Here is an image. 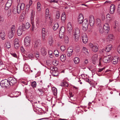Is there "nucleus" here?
Here are the masks:
<instances>
[{
  "instance_id": "f257e3e1",
  "label": "nucleus",
  "mask_w": 120,
  "mask_h": 120,
  "mask_svg": "<svg viewBox=\"0 0 120 120\" xmlns=\"http://www.w3.org/2000/svg\"><path fill=\"white\" fill-rule=\"evenodd\" d=\"M112 59V57L110 56H108L104 57L103 58H100L99 59V66H101L102 63H107L109 62Z\"/></svg>"
},
{
  "instance_id": "f03ea898",
  "label": "nucleus",
  "mask_w": 120,
  "mask_h": 120,
  "mask_svg": "<svg viewBox=\"0 0 120 120\" xmlns=\"http://www.w3.org/2000/svg\"><path fill=\"white\" fill-rule=\"evenodd\" d=\"M74 33V37L75 40L77 41L79 38L80 35V31L79 29L78 28H75L73 31Z\"/></svg>"
},
{
  "instance_id": "7ed1b4c3",
  "label": "nucleus",
  "mask_w": 120,
  "mask_h": 120,
  "mask_svg": "<svg viewBox=\"0 0 120 120\" xmlns=\"http://www.w3.org/2000/svg\"><path fill=\"white\" fill-rule=\"evenodd\" d=\"M1 86L3 88H6L10 86L8 79H5L2 80L0 82Z\"/></svg>"
},
{
  "instance_id": "20e7f679",
  "label": "nucleus",
  "mask_w": 120,
  "mask_h": 120,
  "mask_svg": "<svg viewBox=\"0 0 120 120\" xmlns=\"http://www.w3.org/2000/svg\"><path fill=\"white\" fill-rule=\"evenodd\" d=\"M82 23L83 29L84 30H87L88 29V27L89 25L87 20L86 19H84Z\"/></svg>"
},
{
  "instance_id": "39448f33",
  "label": "nucleus",
  "mask_w": 120,
  "mask_h": 120,
  "mask_svg": "<svg viewBox=\"0 0 120 120\" xmlns=\"http://www.w3.org/2000/svg\"><path fill=\"white\" fill-rule=\"evenodd\" d=\"M8 79L10 86H13L16 82V80L15 79L12 77L9 78Z\"/></svg>"
},
{
  "instance_id": "423d86ee",
  "label": "nucleus",
  "mask_w": 120,
  "mask_h": 120,
  "mask_svg": "<svg viewBox=\"0 0 120 120\" xmlns=\"http://www.w3.org/2000/svg\"><path fill=\"white\" fill-rule=\"evenodd\" d=\"M31 40L30 38L28 36L26 37L24 39V45L26 47H29L30 45Z\"/></svg>"
},
{
  "instance_id": "0eeeda50",
  "label": "nucleus",
  "mask_w": 120,
  "mask_h": 120,
  "mask_svg": "<svg viewBox=\"0 0 120 120\" xmlns=\"http://www.w3.org/2000/svg\"><path fill=\"white\" fill-rule=\"evenodd\" d=\"M25 5L24 3H22L21 4H19L17 6V12L18 14L20 13L21 10L24 9Z\"/></svg>"
},
{
  "instance_id": "6e6552de",
  "label": "nucleus",
  "mask_w": 120,
  "mask_h": 120,
  "mask_svg": "<svg viewBox=\"0 0 120 120\" xmlns=\"http://www.w3.org/2000/svg\"><path fill=\"white\" fill-rule=\"evenodd\" d=\"M73 50V48L69 47L67 50L66 56L68 57L71 56L72 55Z\"/></svg>"
},
{
  "instance_id": "1a4fd4ad",
  "label": "nucleus",
  "mask_w": 120,
  "mask_h": 120,
  "mask_svg": "<svg viewBox=\"0 0 120 120\" xmlns=\"http://www.w3.org/2000/svg\"><path fill=\"white\" fill-rule=\"evenodd\" d=\"M82 38L83 43L85 44H86L88 41V38L85 33H83L82 34Z\"/></svg>"
},
{
  "instance_id": "9d476101",
  "label": "nucleus",
  "mask_w": 120,
  "mask_h": 120,
  "mask_svg": "<svg viewBox=\"0 0 120 120\" xmlns=\"http://www.w3.org/2000/svg\"><path fill=\"white\" fill-rule=\"evenodd\" d=\"M89 20L90 26H93L95 20L94 17L93 15H91L90 16Z\"/></svg>"
},
{
  "instance_id": "9b49d317",
  "label": "nucleus",
  "mask_w": 120,
  "mask_h": 120,
  "mask_svg": "<svg viewBox=\"0 0 120 120\" xmlns=\"http://www.w3.org/2000/svg\"><path fill=\"white\" fill-rule=\"evenodd\" d=\"M34 47L35 48H37L40 47L41 45V41L40 40H38L34 42Z\"/></svg>"
},
{
  "instance_id": "f8f14e48",
  "label": "nucleus",
  "mask_w": 120,
  "mask_h": 120,
  "mask_svg": "<svg viewBox=\"0 0 120 120\" xmlns=\"http://www.w3.org/2000/svg\"><path fill=\"white\" fill-rule=\"evenodd\" d=\"M54 41L52 35H50L48 38V42L50 46L52 45V43Z\"/></svg>"
},
{
  "instance_id": "ddd939ff",
  "label": "nucleus",
  "mask_w": 120,
  "mask_h": 120,
  "mask_svg": "<svg viewBox=\"0 0 120 120\" xmlns=\"http://www.w3.org/2000/svg\"><path fill=\"white\" fill-rule=\"evenodd\" d=\"M119 23L116 21H115V24L114 28L115 29V30L116 32L117 31L119 32H120V28L119 27Z\"/></svg>"
},
{
  "instance_id": "4468645a",
  "label": "nucleus",
  "mask_w": 120,
  "mask_h": 120,
  "mask_svg": "<svg viewBox=\"0 0 120 120\" xmlns=\"http://www.w3.org/2000/svg\"><path fill=\"white\" fill-rule=\"evenodd\" d=\"M98 54H96L93 55L92 58V62L94 64L96 63L98 59Z\"/></svg>"
},
{
  "instance_id": "2eb2a0df",
  "label": "nucleus",
  "mask_w": 120,
  "mask_h": 120,
  "mask_svg": "<svg viewBox=\"0 0 120 120\" xmlns=\"http://www.w3.org/2000/svg\"><path fill=\"white\" fill-rule=\"evenodd\" d=\"M21 26L23 28V29L25 31L26 30L29 28L30 27V25L29 23L27 22L26 23L25 25L24 24L22 23Z\"/></svg>"
},
{
  "instance_id": "dca6fc26",
  "label": "nucleus",
  "mask_w": 120,
  "mask_h": 120,
  "mask_svg": "<svg viewBox=\"0 0 120 120\" xmlns=\"http://www.w3.org/2000/svg\"><path fill=\"white\" fill-rule=\"evenodd\" d=\"M22 28L21 26H19L18 28L17 31V34L18 36L21 35L22 32L25 31Z\"/></svg>"
},
{
  "instance_id": "f3484780",
  "label": "nucleus",
  "mask_w": 120,
  "mask_h": 120,
  "mask_svg": "<svg viewBox=\"0 0 120 120\" xmlns=\"http://www.w3.org/2000/svg\"><path fill=\"white\" fill-rule=\"evenodd\" d=\"M115 9V6L113 4H111L110 7L109 13L111 14H113L114 13Z\"/></svg>"
},
{
  "instance_id": "a211bd4d",
  "label": "nucleus",
  "mask_w": 120,
  "mask_h": 120,
  "mask_svg": "<svg viewBox=\"0 0 120 120\" xmlns=\"http://www.w3.org/2000/svg\"><path fill=\"white\" fill-rule=\"evenodd\" d=\"M103 29L105 31V32L108 33L109 30V27L108 23H106L104 24L103 26Z\"/></svg>"
},
{
  "instance_id": "6ab92c4d",
  "label": "nucleus",
  "mask_w": 120,
  "mask_h": 120,
  "mask_svg": "<svg viewBox=\"0 0 120 120\" xmlns=\"http://www.w3.org/2000/svg\"><path fill=\"white\" fill-rule=\"evenodd\" d=\"M83 17L82 14H80L78 18V22L79 23L81 24L83 22Z\"/></svg>"
},
{
  "instance_id": "aec40b11",
  "label": "nucleus",
  "mask_w": 120,
  "mask_h": 120,
  "mask_svg": "<svg viewBox=\"0 0 120 120\" xmlns=\"http://www.w3.org/2000/svg\"><path fill=\"white\" fill-rule=\"evenodd\" d=\"M96 22L97 26L98 27L103 26L101 24V20L100 19H97L96 20Z\"/></svg>"
},
{
  "instance_id": "412c9836",
  "label": "nucleus",
  "mask_w": 120,
  "mask_h": 120,
  "mask_svg": "<svg viewBox=\"0 0 120 120\" xmlns=\"http://www.w3.org/2000/svg\"><path fill=\"white\" fill-rule=\"evenodd\" d=\"M40 50V52L42 55L43 56L46 55L47 52L44 47H42L41 48Z\"/></svg>"
},
{
  "instance_id": "4be33fe9",
  "label": "nucleus",
  "mask_w": 120,
  "mask_h": 120,
  "mask_svg": "<svg viewBox=\"0 0 120 120\" xmlns=\"http://www.w3.org/2000/svg\"><path fill=\"white\" fill-rule=\"evenodd\" d=\"M114 37L112 34H110L108 36L107 38V41H112L114 40Z\"/></svg>"
},
{
  "instance_id": "5701e85b",
  "label": "nucleus",
  "mask_w": 120,
  "mask_h": 120,
  "mask_svg": "<svg viewBox=\"0 0 120 120\" xmlns=\"http://www.w3.org/2000/svg\"><path fill=\"white\" fill-rule=\"evenodd\" d=\"M67 30H72V24L71 23L69 22L67 24Z\"/></svg>"
},
{
  "instance_id": "b1692460",
  "label": "nucleus",
  "mask_w": 120,
  "mask_h": 120,
  "mask_svg": "<svg viewBox=\"0 0 120 120\" xmlns=\"http://www.w3.org/2000/svg\"><path fill=\"white\" fill-rule=\"evenodd\" d=\"M35 15V12L33 10H31V20L32 22H33L34 19Z\"/></svg>"
},
{
  "instance_id": "393cba45",
  "label": "nucleus",
  "mask_w": 120,
  "mask_h": 120,
  "mask_svg": "<svg viewBox=\"0 0 120 120\" xmlns=\"http://www.w3.org/2000/svg\"><path fill=\"white\" fill-rule=\"evenodd\" d=\"M112 48V45H107L105 49V51L107 52H109Z\"/></svg>"
},
{
  "instance_id": "a878e982",
  "label": "nucleus",
  "mask_w": 120,
  "mask_h": 120,
  "mask_svg": "<svg viewBox=\"0 0 120 120\" xmlns=\"http://www.w3.org/2000/svg\"><path fill=\"white\" fill-rule=\"evenodd\" d=\"M119 60V58L118 57H114L112 59V62L114 64H116L118 62Z\"/></svg>"
},
{
  "instance_id": "bb28decb",
  "label": "nucleus",
  "mask_w": 120,
  "mask_h": 120,
  "mask_svg": "<svg viewBox=\"0 0 120 120\" xmlns=\"http://www.w3.org/2000/svg\"><path fill=\"white\" fill-rule=\"evenodd\" d=\"M103 26L98 27V30L100 34H103L104 32V30L102 28Z\"/></svg>"
},
{
  "instance_id": "cd10ccee",
  "label": "nucleus",
  "mask_w": 120,
  "mask_h": 120,
  "mask_svg": "<svg viewBox=\"0 0 120 120\" xmlns=\"http://www.w3.org/2000/svg\"><path fill=\"white\" fill-rule=\"evenodd\" d=\"M12 3V0H8L6 4V7L10 8L11 5Z\"/></svg>"
},
{
  "instance_id": "c85d7f7f",
  "label": "nucleus",
  "mask_w": 120,
  "mask_h": 120,
  "mask_svg": "<svg viewBox=\"0 0 120 120\" xmlns=\"http://www.w3.org/2000/svg\"><path fill=\"white\" fill-rule=\"evenodd\" d=\"M92 50L93 52H96L98 50V47L96 45H94L92 48Z\"/></svg>"
},
{
  "instance_id": "c756f323",
  "label": "nucleus",
  "mask_w": 120,
  "mask_h": 120,
  "mask_svg": "<svg viewBox=\"0 0 120 120\" xmlns=\"http://www.w3.org/2000/svg\"><path fill=\"white\" fill-rule=\"evenodd\" d=\"M73 61L75 64H77L79 63L80 59L78 57H75Z\"/></svg>"
},
{
  "instance_id": "7c9ffc66",
  "label": "nucleus",
  "mask_w": 120,
  "mask_h": 120,
  "mask_svg": "<svg viewBox=\"0 0 120 120\" xmlns=\"http://www.w3.org/2000/svg\"><path fill=\"white\" fill-rule=\"evenodd\" d=\"M52 92L53 94L54 95L56 96L57 94V89L55 87H53L52 88Z\"/></svg>"
},
{
  "instance_id": "2f4dec72",
  "label": "nucleus",
  "mask_w": 120,
  "mask_h": 120,
  "mask_svg": "<svg viewBox=\"0 0 120 120\" xmlns=\"http://www.w3.org/2000/svg\"><path fill=\"white\" fill-rule=\"evenodd\" d=\"M41 5L40 2H38L37 3V9L38 11H40L41 10Z\"/></svg>"
},
{
  "instance_id": "473e14b6",
  "label": "nucleus",
  "mask_w": 120,
  "mask_h": 120,
  "mask_svg": "<svg viewBox=\"0 0 120 120\" xmlns=\"http://www.w3.org/2000/svg\"><path fill=\"white\" fill-rule=\"evenodd\" d=\"M47 32V31L46 30L45 28H43L42 29L41 34L46 35Z\"/></svg>"
},
{
  "instance_id": "72a5a7b5",
  "label": "nucleus",
  "mask_w": 120,
  "mask_h": 120,
  "mask_svg": "<svg viewBox=\"0 0 120 120\" xmlns=\"http://www.w3.org/2000/svg\"><path fill=\"white\" fill-rule=\"evenodd\" d=\"M14 33L13 32H11L10 31H9L8 33V36L10 38H12L13 36Z\"/></svg>"
},
{
  "instance_id": "f704fd0d",
  "label": "nucleus",
  "mask_w": 120,
  "mask_h": 120,
  "mask_svg": "<svg viewBox=\"0 0 120 120\" xmlns=\"http://www.w3.org/2000/svg\"><path fill=\"white\" fill-rule=\"evenodd\" d=\"M5 35V33L4 32H1L0 33V36L2 38V39L3 40L4 39V37Z\"/></svg>"
},
{
  "instance_id": "c9c22d12",
  "label": "nucleus",
  "mask_w": 120,
  "mask_h": 120,
  "mask_svg": "<svg viewBox=\"0 0 120 120\" xmlns=\"http://www.w3.org/2000/svg\"><path fill=\"white\" fill-rule=\"evenodd\" d=\"M5 47L6 48L8 49H9L10 48V43L9 41H8L6 43Z\"/></svg>"
},
{
  "instance_id": "e433bc0d",
  "label": "nucleus",
  "mask_w": 120,
  "mask_h": 120,
  "mask_svg": "<svg viewBox=\"0 0 120 120\" xmlns=\"http://www.w3.org/2000/svg\"><path fill=\"white\" fill-rule=\"evenodd\" d=\"M65 57L63 55H61L60 56V59L61 61L63 62L65 60L66 56L65 55Z\"/></svg>"
},
{
  "instance_id": "4c0bfd02",
  "label": "nucleus",
  "mask_w": 120,
  "mask_h": 120,
  "mask_svg": "<svg viewBox=\"0 0 120 120\" xmlns=\"http://www.w3.org/2000/svg\"><path fill=\"white\" fill-rule=\"evenodd\" d=\"M59 26L57 23L55 24L53 27V29L55 30H56L59 27Z\"/></svg>"
},
{
  "instance_id": "58836bf2",
  "label": "nucleus",
  "mask_w": 120,
  "mask_h": 120,
  "mask_svg": "<svg viewBox=\"0 0 120 120\" xmlns=\"http://www.w3.org/2000/svg\"><path fill=\"white\" fill-rule=\"evenodd\" d=\"M50 69L51 70V72H53L54 71L57 70V68L55 67H50Z\"/></svg>"
},
{
  "instance_id": "ea45409f",
  "label": "nucleus",
  "mask_w": 120,
  "mask_h": 120,
  "mask_svg": "<svg viewBox=\"0 0 120 120\" xmlns=\"http://www.w3.org/2000/svg\"><path fill=\"white\" fill-rule=\"evenodd\" d=\"M66 18V15L65 13H63L61 17V19L62 20L64 21Z\"/></svg>"
},
{
  "instance_id": "a19ab883",
  "label": "nucleus",
  "mask_w": 120,
  "mask_h": 120,
  "mask_svg": "<svg viewBox=\"0 0 120 120\" xmlns=\"http://www.w3.org/2000/svg\"><path fill=\"white\" fill-rule=\"evenodd\" d=\"M65 31V28L64 27L62 26L60 28V33H63Z\"/></svg>"
},
{
  "instance_id": "79ce46f5",
  "label": "nucleus",
  "mask_w": 120,
  "mask_h": 120,
  "mask_svg": "<svg viewBox=\"0 0 120 120\" xmlns=\"http://www.w3.org/2000/svg\"><path fill=\"white\" fill-rule=\"evenodd\" d=\"M51 72L52 73V75L54 76H55L58 75V73L57 70L54 71H53V72L51 71Z\"/></svg>"
},
{
  "instance_id": "37998d69",
  "label": "nucleus",
  "mask_w": 120,
  "mask_h": 120,
  "mask_svg": "<svg viewBox=\"0 0 120 120\" xmlns=\"http://www.w3.org/2000/svg\"><path fill=\"white\" fill-rule=\"evenodd\" d=\"M61 86H62L67 87L68 86V84L67 82H63L61 84Z\"/></svg>"
},
{
  "instance_id": "c03bdc74",
  "label": "nucleus",
  "mask_w": 120,
  "mask_h": 120,
  "mask_svg": "<svg viewBox=\"0 0 120 120\" xmlns=\"http://www.w3.org/2000/svg\"><path fill=\"white\" fill-rule=\"evenodd\" d=\"M15 27L14 25L12 26L11 28V30L10 31L11 32H13V33H14L15 32Z\"/></svg>"
},
{
  "instance_id": "a18cd8bd",
  "label": "nucleus",
  "mask_w": 120,
  "mask_h": 120,
  "mask_svg": "<svg viewBox=\"0 0 120 120\" xmlns=\"http://www.w3.org/2000/svg\"><path fill=\"white\" fill-rule=\"evenodd\" d=\"M45 16L46 17H48L49 15V9H47L46 10Z\"/></svg>"
},
{
  "instance_id": "49530a36",
  "label": "nucleus",
  "mask_w": 120,
  "mask_h": 120,
  "mask_svg": "<svg viewBox=\"0 0 120 120\" xmlns=\"http://www.w3.org/2000/svg\"><path fill=\"white\" fill-rule=\"evenodd\" d=\"M41 87V88H39L38 89V90L40 92H41V93H43L44 90V88L43 87Z\"/></svg>"
},
{
  "instance_id": "de8ad7c7",
  "label": "nucleus",
  "mask_w": 120,
  "mask_h": 120,
  "mask_svg": "<svg viewBox=\"0 0 120 120\" xmlns=\"http://www.w3.org/2000/svg\"><path fill=\"white\" fill-rule=\"evenodd\" d=\"M60 17V13L59 11H57L56 13V17L57 19H58Z\"/></svg>"
},
{
  "instance_id": "09e8293b",
  "label": "nucleus",
  "mask_w": 120,
  "mask_h": 120,
  "mask_svg": "<svg viewBox=\"0 0 120 120\" xmlns=\"http://www.w3.org/2000/svg\"><path fill=\"white\" fill-rule=\"evenodd\" d=\"M72 33V30H68L67 34L69 36H71V35Z\"/></svg>"
},
{
  "instance_id": "8fccbe9b",
  "label": "nucleus",
  "mask_w": 120,
  "mask_h": 120,
  "mask_svg": "<svg viewBox=\"0 0 120 120\" xmlns=\"http://www.w3.org/2000/svg\"><path fill=\"white\" fill-rule=\"evenodd\" d=\"M46 35H44L43 34H42V37L41 38L42 40V41H45L46 40Z\"/></svg>"
},
{
  "instance_id": "3c124183",
  "label": "nucleus",
  "mask_w": 120,
  "mask_h": 120,
  "mask_svg": "<svg viewBox=\"0 0 120 120\" xmlns=\"http://www.w3.org/2000/svg\"><path fill=\"white\" fill-rule=\"evenodd\" d=\"M31 85L33 87H35L36 86V82L34 81L31 83Z\"/></svg>"
},
{
  "instance_id": "603ef678",
  "label": "nucleus",
  "mask_w": 120,
  "mask_h": 120,
  "mask_svg": "<svg viewBox=\"0 0 120 120\" xmlns=\"http://www.w3.org/2000/svg\"><path fill=\"white\" fill-rule=\"evenodd\" d=\"M38 83L39 84L38 86L39 87H42V86L43 85V83L42 81L41 80L40 81H38Z\"/></svg>"
},
{
  "instance_id": "864d4df0",
  "label": "nucleus",
  "mask_w": 120,
  "mask_h": 120,
  "mask_svg": "<svg viewBox=\"0 0 120 120\" xmlns=\"http://www.w3.org/2000/svg\"><path fill=\"white\" fill-rule=\"evenodd\" d=\"M65 42L66 43H68L69 41V38L67 36H66L64 38Z\"/></svg>"
},
{
  "instance_id": "5fc2aeb1",
  "label": "nucleus",
  "mask_w": 120,
  "mask_h": 120,
  "mask_svg": "<svg viewBox=\"0 0 120 120\" xmlns=\"http://www.w3.org/2000/svg\"><path fill=\"white\" fill-rule=\"evenodd\" d=\"M66 48L64 45H63L61 46L60 47V49L62 51H64L66 49Z\"/></svg>"
},
{
  "instance_id": "6e6d98bb",
  "label": "nucleus",
  "mask_w": 120,
  "mask_h": 120,
  "mask_svg": "<svg viewBox=\"0 0 120 120\" xmlns=\"http://www.w3.org/2000/svg\"><path fill=\"white\" fill-rule=\"evenodd\" d=\"M19 40L17 38H15L14 40V44H17L19 43Z\"/></svg>"
},
{
  "instance_id": "4d7b16f0",
  "label": "nucleus",
  "mask_w": 120,
  "mask_h": 120,
  "mask_svg": "<svg viewBox=\"0 0 120 120\" xmlns=\"http://www.w3.org/2000/svg\"><path fill=\"white\" fill-rule=\"evenodd\" d=\"M105 68L104 67L102 68H98V69L97 70V72H101L103 71V70H104Z\"/></svg>"
},
{
  "instance_id": "13d9d810",
  "label": "nucleus",
  "mask_w": 120,
  "mask_h": 120,
  "mask_svg": "<svg viewBox=\"0 0 120 120\" xmlns=\"http://www.w3.org/2000/svg\"><path fill=\"white\" fill-rule=\"evenodd\" d=\"M13 12L14 14H15L16 13H18L17 8H14L13 11Z\"/></svg>"
},
{
  "instance_id": "bf43d9fd",
  "label": "nucleus",
  "mask_w": 120,
  "mask_h": 120,
  "mask_svg": "<svg viewBox=\"0 0 120 120\" xmlns=\"http://www.w3.org/2000/svg\"><path fill=\"white\" fill-rule=\"evenodd\" d=\"M59 52L58 50H55L54 52V54L56 56L58 55L59 54Z\"/></svg>"
},
{
  "instance_id": "052dcab7",
  "label": "nucleus",
  "mask_w": 120,
  "mask_h": 120,
  "mask_svg": "<svg viewBox=\"0 0 120 120\" xmlns=\"http://www.w3.org/2000/svg\"><path fill=\"white\" fill-rule=\"evenodd\" d=\"M10 54L12 56H13L14 57L16 58H17V56L16 53L12 52Z\"/></svg>"
},
{
  "instance_id": "680f3d73",
  "label": "nucleus",
  "mask_w": 120,
  "mask_h": 120,
  "mask_svg": "<svg viewBox=\"0 0 120 120\" xmlns=\"http://www.w3.org/2000/svg\"><path fill=\"white\" fill-rule=\"evenodd\" d=\"M11 10L10 9H9L8 11L7 12V15L8 16H10L11 15Z\"/></svg>"
},
{
  "instance_id": "e2e57ef3",
  "label": "nucleus",
  "mask_w": 120,
  "mask_h": 120,
  "mask_svg": "<svg viewBox=\"0 0 120 120\" xmlns=\"http://www.w3.org/2000/svg\"><path fill=\"white\" fill-rule=\"evenodd\" d=\"M14 46L15 48L16 49H18V48L19 47V44H15V45H14Z\"/></svg>"
},
{
  "instance_id": "0e129e2a",
  "label": "nucleus",
  "mask_w": 120,
  "mask_h": 120,
  "mask_svg": "<svg viewBox=\"0 0 120 120\" xmlns=\"http://www.w3.org/2000/svg\"><path fill=\"white\" fill-rule=\"evenodd\" d=\"M117 12L118 13L120 14V4H119L118 5Z\"/></svg>"
},
{
  "instance_id": "69168bd1",
  "label": "nucleus",
  "mask_w": 120,
  "mask_h": 120,
  "mask_svg": "<svg viewBox=\"0 0 120 120\" xmlns=\"http://www.w3.org/2000/svg\"><path fill=\"white\" fill-rule=\"evenodd\" d=\"M106 18L108 19H111L110 16V14L108 13L106 15Z\"/></svg>"
},
{
  "instance_id": "338daca9",
  "label": "nucleus",
  "mask_w": 120,
  "mask_h": 120,
  "mask_svg": "<svg viewBox=\"0 0 120 120\" xmlns=\"http://www.w3.org/2000/svg\"><path fill=\"white\" fill-rule=\"evenodd\" d=\"M4 20V18L2 16L0 15V22H2Z\"/></svg>"
},
{
  "instance_id": "774afa93",
  "label": "nucleus",
  "mask_w": 120,
  "mask_h": 120,
  "mask_svg": "<svg viewBox=\"0 0 120 120\" xmlns=\"http://www.w3.org/2000/svg\"><path fill=\"white\" fill-rule=\"evenodd\" d=\"M117 51L120 54V45H119L118 47Z\"/></svg>"
}]
</instances>
